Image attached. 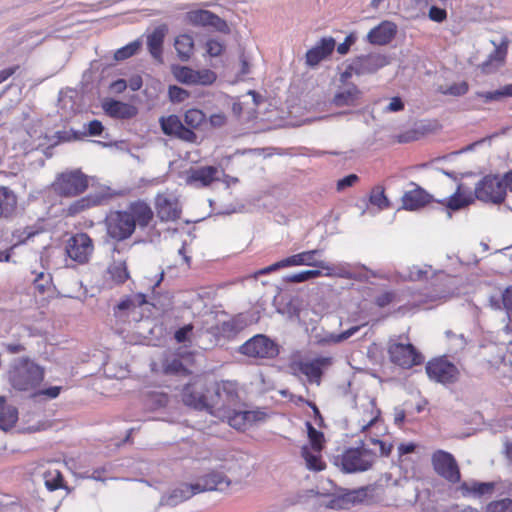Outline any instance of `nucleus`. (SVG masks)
<instances>
[{"mask_svg": "<svg viewBox=\"0 0 512 512\" xmlns=\"http://www.w3.org/2000/svg\"><path fill=\"white\" fill-rule=\"evenodd\" d=\"M154 219V211L150 204L137 199L128 204L124 210L110 211L105 217L106 234L111 239L121 242L129 239L136 227L143 229Z\"/></svg>", "mask_w": 512, "mask_h": 512, "instance_id": "1", "label": "nucleus"}, {"mask_svg": "<svg viewBox=\"0 0 512 512\" xmlns=\"http://www.w3.org/2000/svg\"><path fill=\"white\" fill-rule=\"evenodd\" d=\"M45 367L28 356L13 360L6 372L9 385L18 392H28L32 395L45 379Z\"/></svg>", "mask_w": 512, "mask_h": 512, "instance_id": "2", "label": "nucleus"}, {"mask_svg": "<svg viewBox=\"0 0 512 512\" xmlns=\"http://www.w3.org/2000/svg\"><path fill=\"white\" fill-rule=\"evenodd\" d=\"M231 485V480L222 472L211 471L202 476L195 484H182L169 496V504L176 505L179 502L188 500L195 494L204 491H224Z\"/></svg>", "mask_w": 512, "mask_h": 512, "instance_id": "3", "label": "nucleus"}, {"mask_svg": "<svg viewBox=\"0 0 512 512\" xmlns=\"http://www.w3.org/2000/svg\"><path fill=\"white\" fill-rule=\"evenodd\" d=\"M377 455L362 444L345 449L335 457V464L346 473L364 472L372 468Z\"/></svg>", "mask_w": 512, "mask_h": 512, "instance_id": "4", "label": "nucleus"}, {"mask_svg": "<svg viewBox=\"0 0 512 512\" xmlns=\"http://www.w3.org/2000/svg\"><path fill=\"white\" fill-rule=\"evenodd\" d=\"M240 404L239 386L236 381L222 380L216 383L214 396H211L209 413L215 417L225 415Z\"/></svg>", "mask_w": 512, "mask_h": 512, "instance_id": "5", "label": "nucleus"}, {"mask_svg": "<svg viewBox=\"0 0 512 512\" xmlns=\"http://www.w3.org/2000/svg\"><path fill=\"white\" fill-rule=\"evenodd\" d=\"M238 352L257 363H262L263 361L273 360L278 357L280 346L267 335L256 334L240 345Z\"/></svg>", "mask_w": 512, "mask_h": 512, "instance_id": "6", "label": "nucleus"}, {"mask_svg": "<svg viewBox=\"0 0 512 512\" xmlns=\"http://www.w3.org/2000/svg\"><path fill=\"white\" fill-rule=\"evenodd\" d=\"M89 187V179L81 170H69L58 174L52 183L60 197L72 198L83 194Z\"/></svg>", "mask_w": 512, "mask_h": 512, "instance_id": "7", "label": "nucleus"}, {"mask_svg": "<svg viewBox=\"0 0 512 512\" xmlns=\"http://www.w3.org/2000/svg\"><path fill=\"white\" fill-rule=\"evenodd\" d=\"M65 255L77 265L88 264L95 252V244L92 237L86 232L72 234L64 246Z\"/></svg>", "mask_w": 512, "mask_h": 512, "instance_id": "8", "label": "nucleus"}, {"mask_svg": "<svg viewBox=\"0 0 512 512\" xmlns=\"http://www.w3.org/2000/svg\"><path fill=\"white\" fill-rule=\"evenodd\" d=\"M209 385L206 379L196 377L187 383L181 392V398L186 406L209 412L211 397L208 396Z\"/></svg>", "mask_w": 512, "mask_h": 512, "instance_id": "9", "label": "nucleus"}, {"mask_svg": "<svg viewBox=\"0 0 512 512\" xmlns=\"http://www.w3.org/2000/svg\"><path fill=\"white\" fill-rule=\"evenodd\" d=\"M389 360L403 368L410 369L423 363L424 357L411 343L391 341L387 348Z\"/></svg>", "mask_w": 512, "mask_h": 512, "instance_id": "10", "label": "nucleus"}, {"mask_svg": "<svg viewBox=\"0 0 512 512\" xmlns=\"http://www.w3.org/2000/svg\"><path fill=\"white\" fill-rule=\"evenodd\" d=\"M507 186L504 178L497 175L484 176L475 187V196L484 202L500 204L505 200Z\"/></svg>", "mask_w": 512, "mask_h": 512, "instance_id": "11", "label": "nucleus"}, {"mask_svg": "<svg viewBox=\"0 0 512 512\" xmlns=\"http://www.w3.org/2000/svg\"><path fill=\"white\" fill-rule=\"evenodd\" d=\"M318 253L319 250L314 249L291 255L287 258L281 259L267 267L260 269L256 274L267 275L282 268L302 265L313 266L324 270L328 269L329 267L326 265L325 262L315 259V255Z\"/></svg>", "mask_w": 512, "mask_h": 512, "instance_id": "12", "label": "nucleus"}, {"mask_svg": "<svg viewBox=\"0 0 512 512\" xmlns=\"http://www.w3.org/2000/svg\"><path fill=\"white\" fill-rule=\"evenodd\" d=\"M431 464L437 475L451 484L461 482V472L455 457L444 450H436L431 456Z\"/></svg>", "mask_w": 512, "mask_h": 512, "instance_id": "13", "label": "nucleus"}, {"mask_svg": "<svg viewBox=\"0 0 512 512\" xmlns=\"http://www.w3.org/2000/svg\"><path fill=\"white\" fill-rule=\"evenodd\" d=\"M426 373L429 379L441 384H453L459 379V369L446 357H437L426 364Z\"/></svg>", "mask_w": 512, "mask_h": 512, "instance_id": "14", "label": "nucleus"}, {"mask_svg": "<svg viewBox=\"0 0 512 512\" xmlns=\"http://www.w3.org/2000/svg\"><path fill=\"white\" fill-rule=\"evenodd\" d=\"M172 74L174 78L186 85H202L207 86L213 84L217 75L210 69L194 70L188 66H172Z\"/></svg>", "mask_w": 512, "mask_h": 512, "instance_id": "15", "label": "nucleus"}, {"mask_svg": "<svg viewBox=\"0 0 512 512\" xmlns=\"http://www.w3.org/2000/svg\"><path fill=\"white\" fill-rule=\"evenodd\" d=\"M267 414L261 410L237 411L232 408L225 415H219L217 418L227 421L228 424L236 430L245 431L255 423L265 420Z\"/></svg>", "mask_w": 512, "mask_h": 512, "instance_id": "16", "label": "nucleus"}, {"mask_svg": "<svg viewBox=\"0 0 512 512\" xmlns=\"http://www.w3.org/2000/svg\"><path fill=\"white\" fill-rule=\"evenodd\" d=\"M159 123L162 132L167 136L174 137L188 143H194L197 140L196 133L187 128L177 115L171 114L168 116H162L159 119Z\"/></svg>", "mask_w": 512, "mask_h": 512, "instance_id": "17", "label": "nucleus"}, {"mask_svg": "<svg viewBox=\"0 0 512 512\" xmlns=\"http://www.w3.org/2000/svg\"><path fill=\"white\" fill-rule=\"evenodd\" d=\"M220 180V170L216 166L191 167L186 171L185 182L194 188H206Z\"/></svg>", "mask_w": 512, "mask_h": 512, "instance_id": "18", "label": "nucleus"}, {"mask_svg": "<svg viewBox=\"0 0 512 512\" xmlns=\"http://www.w3.org/2000/svg\"><path fill=\"white\" fill-rule=\"evenodd\" d=\"M154 205L157 216L163 222L176 221L181 216L179 200L171 193H158Z\"/></svg>", "mask_w": 512, "mask_h": 512, "instance_id": "19", "label": "nucleus"}, {"mask_svg": "<svg viewBox=\"0 0 512 512\" xmlns=\"http://www.w3.org/2000/svg\"><path fill=\"white\" fill-rule=\"evenodd\" d=\"M412 188L406 190L401 196V209L406 211H419L433 201V196L423 187L411 182Z\"/></svg>", "mask_w": 512, "mask_h": 512, "instance_id": "20", "label": "nucleus"}, {"mask_svg": "<svg viewBox=\"0 0 512 512\" xmlns=\"http://www.w3.org/2000/svg\"><path fill=\"white\" fill-rule=\"evenodd\" d=\"M384 59L380 55H363L357 57L341 74V82H346L353 74L361 75L374 72L383 66Z\"/></svg>", "mask_w": 512, "mask_h": 512, "instance_id": "21", "label": "nucleus"}, {"mask_svg": "<svg viewBox=\"0 0 512 512\" xmlns=\"http://www.w3.org/2000/svg\"><path fill=\"white\" fill-rule=\"evenodd\" d=\"M187 21L194 26L213 27L216 31L228 34L230 29L225 20L209 10L197 9L189 11Z\"/></svg>", "mask_w": 512, "mask_h": 512, "instance_id": "22", "label": "nucleus"}, {"mask_svg": "<svg viewBox=\"0 0 512 512\" xmlns=\"http://www.w3.org/2000/svg\"><path fill=\"white\" fill-rule=\"evenodd\" d=\"M111 198L112 195L110 193L103 191L88 194L70 203L65 209V215L74 217L91 208L107 204Z\"/></svg>", "mask_w": 512, "mask_h": 512, "instance_id": "23", "label": "nucleus"}, {"mask_svg": "<svg viewBox=\"0 0 512 512\" xmlns=\"http://www.w3.org/2000/svg\"><path fill=\"white\" fill-rule=\"evenodd\" d=\"M247 326L246 319L241 315H235L227 321L211 326L208 333L219 339H232Z\"/></svg>", "mask_w": 512, "mask_h": 512, "instance_id": "24", "label": "nucleus"}, {"mask_svg": "<svg viewBox=\"0 0 512 512\" xmlns=\"http://www.w3.org/2000/svg\"><path fill=\"white\" fill-rule=\"evenodd\" d=\"M336 41L333 37L321 38L315 46L308 49L305 54V63L308 67H316L327 59L334 51Z\"/></svg>", "mask_w": 512, "mask_h": 512, "instance_id": "25", "label": "nucleus"}, {"mask_svg": "<svg viewBox=\"0 0 512 512\" xmlns=\"http://www.w3.org/2000/svg\"><path fill=\"white\" fill-rule=\"evenodd\" d=\"M332 364L331 357H317L309 361H300L297 363L298 370L307 377L310 383L320 384L323 375V369Z\"/></svg>", "mask_w": 512, "mask_h": 512, "instance_id": "26", "label": "nucleus"}, {"mask_svg": "<svg viewBox=\"0 0 512 512\" xmlns=\"http://www.w3.org/2000/svg\"><path fill=\"white\" fill-rule=\"evenodd\" d=\"M397 34V26L391 21H382L367 34V41L372 45L389 44Z\"/></svg>", "mask_w": 512, "mask_h": 512, "instance_id": "27", "label": "nucleus"}, {"mask_svg": "<svg viewBox=\"0 0 512 512\" xmlns=\"http://www.w3.org/2000/svg\"><path fill=\"white\" fill-rule=\"evenodd\" d=\"M104 112L111 118L128 120L138 114L136 106L115 99H106L102 103Z\"/></svg>", "mask_w": 512, "mask_h": 512, "instance_id": "28", "label": "nucleus"}, {"mask_svg": "<svg viewBox=\"0 0 512 512\" xmlns=\"http://www.w3.org/2000/svg\"><path fill=\"white\" fill-rule=\"evenodd\" d=\"M18 197L8 186L0 185V220L11 218L17 211Z\"/></svg>", "mask_w": 512, "mask_h": 512, "instance_id": "29", "label": "nucleus"}, {"mask_svg": "<svg viewBox=\"0 0 512 512\" xmlns=\"http://www.w3.org/2000/svg\"><path fill=\"white\" fill-rule=\"evenodd\" d=\"M458 490L461 492L462 496H477L481 497L484 495H491L495 490L494 482H478L472 481L468 482H460Z\"/></svg>", "mask_w": 512, "mask_h": 512, "instance_id": "30", "label": "nucleus"}, {"mask_svg": "<svg viewBox=\"0 0 512 512\" xmlns=\"http://www.w3.org/2000/svg\"><path fill=\"white\" fill-rule=\"evenodd\" d=\"M361 91L355 84L339 90L333 97L332 103L336 107L355 106L360 98Z\"/></svg>", "mask_w": 512, "mask_h": 512, "instance_id": "31", "label": "nucleus"}, {"mask_svg": "<svg viewBox=\"0 0 512 512\" xmlns=\"http://www.w3.org/2000/svg\"><path fill=\"white\" fill-rule=\"evenodd\" d=\"M167 32L165 25H161L153 30L147 37V46L150 54L155 59H160L163 51L164 38Z\"/></svg>", "mask_w": 512, "mask_h": 512, "instance_id": "32", "label": "nucleus"}, {"mask_svg": "<svg viewBox=\"0 0 512 512\" xmlns=\"http://www.w3.org/2000/svg\"><path fill=\"white\" fill-rule=\"evenodd\" d=\"M177 55L181 61H188L194 54V40L189 34H181L174 42Z\"/></svg>", "mask_w": 512, "mask_h": 512, "instance_id": "33", "label": "nucleus"}, {"mask_svg": "<svg viewBox=\"0 0 512 512\" xmlns=\"http://www.w3.org/2000/svg\"><path fill=\"white\" fill-rule=\"evenodd\" d=\"M5 402V397L0 396V428L8 430L16 424L18 410L14 406H5Z\"/></svg>", "mask_w": 512, "mask_h": 512, "instance_id": "34", "label": "nucleus"}, {"mask_svg": "<svg viewBox=\"0 0 512 512\" xmlns=\"http://www.w3.org/2000/svg\"><path fill=\"white\" fill-rule=\"evenodd\" d=\"M107 273L110 280L116 285H122L130 278L128 266L124 260L111 263L108 266Z\"/></svg>", "mask_w": 512, "mask_h": 512, "instance_id": "35", "label": "nucleus"}, {"mask_svg": "<svg viewBox=\"0 0 512 512\" xmlns=\"http://www.w3.org/2000/svg\"><path fill=\"white\" fill-rule=\"evenodd\" d=\"M301 455L309 470L322 471L325 469L326 464L322 459L321 452H314L308 445H304L301 449Z\"/></svg>", "mask_w": 512, "mask_h": 512, "instance_id": "36", "label": "nucleus"}, {"mask_svg": "<svg viewBox=\"0 0 512 512\" xmlns=\"http://www.w3.org/2000/svg\"><path fill=\"white\" fill-rule=\"evenodd\" d=\"M445 205L448 209L456 211L464 207H467L472 203V198L461 192V185L457 187L456 192L451 195L446 202H440Z\"/></svg>", "mask_w": 512, "mask_h": 512, "instance_id": "37", "label": "nucleus"}, {"mask_svg": "<svg viewBox=\"0 0 512 512\" xmlns=\"http://www.w3.org/2000/svg\"><path fill=\"white\" fill-rule=\"evenodd\" d=\"M369 202L380 210L390 208V201L385 194V188L382 185L374 186L369 195Z\"/></svg>", "mask_w": 512, "mask_h": 512, "instance_id": "38", "label": "nucleus"}, {"mask_svg": "<svg viewBox=\"0 0 512 512\" xmlns=\"http://www.w3.org/2000/svg\"><path fill=\"white\" fill-rule=\"evenodd\" d=\"M308 439L310 446L314 452H322L325 446V437L323 432L317 430L310 422L306 423Z\"/></svg>", "mask_w": 512, "mask_h": 512, "instance_id": "39", "label": "nucleus"}, {"mask_svg": "<svg viewBox=\"0 0 512 512\" xmlns=\"http://www.w3.org/2000/svg\"><path fill=\"white\" fill-rule=\"evenodd\" d=\"M34 289L41 295L49 293L53 290L52 276L48 272H40L33 280Z\"/></svg>", "mask_w": 512, "mask_h": 512, "instance_id": "40", "label": "nucleus"}, {"mask_svg": "<svg viewBox=\"0 0 512 512\" xmlns=\"http://www.w3.org/2000/svg\"><path fill=\"white\" fill-rule=\"evenodd\" d=\"M206 120L205 114L196 108H191L187 110L184 114V122L187 125L186 127L191 129H198Z\"/></svg>", "mask_w": 512, "mask_h": 512, "instance_id": "41", "label": "nucleus"}, {"mask_svg": "<svg viewBox=\"0 0 512 512\" xmlns=\"http://www.w3.org/2000/svg\"><path fill=\"white\" fill-rule=\"evenodd\" d=\"M359 330V326L351 327L339 334H329L326 337L320 339L318 341L321 345H327V344H337L340 342H343L353 336L357 331Z\"/></svg>", "mask_w": 512, "mask_h": 512, "instance_id": "42", "label": "nucleus"}, {"mask_svg": "<svg viewBox=\"0 0 512 512\" xmlns=\"http://www.w3.org/2000/svg\"><path fill=\"white\" fill-rule=\"evenodd\" d=\"M45 485L50 491L63 486V476L58 470H49L44 474Z\"/></svg>", "mask_w": 512, "mask_h": 512, "instance_id": "43", "label": "nucleus"}, {"mask_svg": "<svg viewBox=\"0 0 512 512\" xmlns=\"http://www.w3.org/2000/svg\"><path fill=\"white\" fill-rule=\"evenodd\" d=\"M140 48H141V43L138 40L133 41V42L127 44L126 46L118 49L115 52L114 57L117 61H122V60L128 59V58L134 56L139 51Z\"/></svg>", "mask_w": 512, "mask_h": 512, "instance_id": "44", "label": "nucleus"}, {"mask_svg": "<svg viewBox=\"0 0 512 512\" xmlns=\"http://www.w3.org/2000/svg\"><path fill=\"white\" fill-rule=\"evenodd\" d=\"M484 512H512V499L493 500L486 505Z\"/></svg>", "mask_w": 512, "mask_h": 512, "instance_id": "45", "label": "nucleus"}, {"mask_svg": "<svg viewBox=\"0 0 512 512\" xmlns=\"http://www.w3.org/2000/svg\"><path fill=\"white\" fill-rule=\"evenodd\" d=\"M319 276H321L320 270H306L287 276L285 281L291 283H302Z\"/></svg>", "mask_w": 512, "mask_h": 512, "instance_id": "46", "label": "nucleus"}, {"mask_svg": "<svg viewBox=\"0 0 512 512\" xmlns=\"http://www.w3.org/2000/svg\"><path fill=\"white\" fill-rule=\"evenodd\" d=\"M368 443L372 445H378L379 446V452L376 454L379 457H389L392 450H393V444L387 443L385 441H382L378 439L377 437L371 436L368 434L366 436Z\"/></svg>", "mask_w": 512, "mask_h": 512, "instance_id": "47", "label": "nucleus"}, {"mask_svg": "<svg viewBox=\"0 0 512 512\" xmlns=\"http://www.w3.org/2000/svg\"><path fill=\"white\" fill-rule=\"evenodd\" d=\"M168 96L171 102L181 103L189 98L190 93L176 85H170L168 88Z\"/></svg>", "mask_w": 512, "mask_h": 512, "instance_id": "48", "label": "nucleus"}, {"mask_svg": "<svg viewBox=\"0 0 512 512\" xmlns=\"http://www.w3.org/2000/svg\"><path fill=\"white\" fill-rule=\"evenodd\" d=\"M396 299L394 291H384L377 295L374 299V304L379 308H385L392 304Z\"/></svg>", "mask_w": 512, "mask_h": 512, "instance_id": "49", "label": "nucleus"}, {"mask_svg": "<svg viewBox=\"0 0 512 512\" xmlns=\"http://www.w3.org/2000/svg\"><path fill=\"white\" fill-rule=\"evenodd\" d=\"M59 142H71L83 139L81 132L70 130L57 131L55 134Z\"/></svg>", "mask_w": 512, "mask_h": 512, "instance_id": "50", "label": "nucleus"}, {"mask_svg": "<svg viewBox=\"0 0 512 512\" xmlns=\"http://www.w3.org/2000/svg\"><path fill=\"white\" fill-rule=\"evenodd\" d=\"M225 50V45L222 41L216 39H209L206 42V51L211 57L220 56Z\"/></svg>", "mask_w": 512, "mask_h": 512, "instance_id": "51", "label": "nucleus"}, {"mask_svg": "<svg viewBox=\"0 0 512 512\" xmlns=\"http://www.w3.org/2000/svg\"><path fill=\"white\" fill-rule=\"evenodd\" d=\"M61 390H62V387H60V386H52V387H49L46 389H40V387H38L37 389L34 390V392L32 393L31 396L32 397L44 396L49 399H54L59 396Z\"/></svg>", "mask_w": 512, "mask_h": 512, "instance_id": "52", "label": "nucleus"}, {"mask_svg": "<svg viewBox=\"0 0 512 512\" xmlns=\"http://www.w3.org/2000/svg\"><path fill=\"white\" fill-rule=\"evenodd\" d=\"M135 308L134 301L130 297L122 299L114 308V316L121 318L125 312Z\"/></svg>", "mask_w": 512, "mask_h": 512, "instance_id": "53", "label": "nucleus"}, {"mask_svg": "<svg viewBox=\"0 0 512 512\" xmlns=\"http://www.w3.org/2000/svg\"><path fill=\"white\" fill-rule=\"evenodd\" d=\"M104 131V126L101 121L94 119L87 124V130L81 132L83 138L86 136H99Z\"/></svg>", "mask_w": 512, "mask_h": 512, "instance_id": "54", "label": "nucleus"}, {"mask_svg": "<svg viewBox=\"0 0 512 512\" xmlns=\"http://www.w3.org/2000/svg\"><path fill=\"white\" fill-rule=\"evenodd\" d=\"M469 90L468 83L466 81H462L459 83H454L450 85L447 90L444 92L445 94L453 95V96H462L466 94Z\"/></svg>", "mask_w": 512, "mask_h": 512, "instance_id": "55", "label": "nucleus"}, {"mask_svg": "<svg viewBox=\"0 0 512 512\" xmlns=\"http://www.w3.org/2000/svg\"><path fill=\"white\" fill-rule=\"evenodd\" d=\"M359 181V177L356 174H349L342 179H339L336 184L337 191H343L349 187L354 186Z\"/></svg>", "mask_w": 512, "mask_h": 512, "instance_id": "56", "label": "nucleus"}, {"mask_svg": "<svg viewBox=\"0 0 512 512\" xmlns=\"http://www.w3.org/2000/svg\"><path fill=\"white\" fill-rule=\"evenodd\" d=\"M356 40V34L354 32H351L346 36L345 40L337 46V52L340 55H346L349 52L350 47L356 42Z\"/></svg>", "mask_w": 512, "mask_h": 512, "instance_id": "57", "label": "nucleus"}, {"mask_svg": "<svg viewBox=\"0 0 512 512\" xmlns=\"http://www.w3.org/2000/svg\"><path fill=\"white\" fill-rule=\"evenodd\" d=\"M164 371L167 374H178L182 372H187V369L184 367L183 363L179 359H173L164 367Z\"/></svg>", "mask_w": 512, "mask_h": 512, "instance_id": "58", "label": "nucleus"}, {"mask_svg": "<svg viewBox=\"0 0 512 512\" xmlns=\"http://www.w3.org/2000/svg\"><path fill=\"white\" fill-rule=\"evenodd\" d=\"M193 325L187 324L176 330L174 338L177 343H184L188 340V335L192 332Z\"/></svg>", "mask_w": 512, "mask_h": 512, "instance_id": "59", "label": "nucleus"}, {"mask_svg": "<svg viewBox=\"0 0 512 512\" xmlns=\"http://www.w3.org/2000/svg\"><path fill=\"white\" fill-rule=\"evenodd\" d=\"M381 422L380 410L373 409L371 412V418L361 426L362 432H369L370 428L377 426Z\"/></svg>", "mask_w": 512, "mask_h": 512, "instance_id": "60", "label": "nucleus"}, {"mask_svg": "<svg viewBox=\"0 0 512 512\" xmlns=\"http://www.w3.org/2000/svg\"><path fill=\"white\" fill-rule=\"evenodd\" d=\"M429 18L432 21L441 23L447 18V12L445 9L439 8L437 6H432L429 9Z\"/></svg>", "mask_w": 512, "mask_h": 512, "instance_id": "61", "label": "nucleus"}, {"mask_svg": "<svg viewBox=\"0 0 512 512\" xmlns=\"http://www.w3.org/2000/svg\"><path fill=\"white\" fill-rule=\"evenodd\" d=\"M502 303L508 314L512 316V286L507 287L503 292Z\"/></svg>", "mask_w": 512, "mask_h": 512, "instance_id": "62", "label": "nucleus"}, {"mask_svg": "<svg viewBox=\"0 0 512 512\" xmlns=\"http://www.w3.org/2000/svg\"><path fill=\"white\" fill-rule=\"evenodd\" d=\"M418 132L416 130H408L396 136L398 143H408L417 140Z\"/></svg>", "mask_w": 512, "mask_h": 512, "instance_id": "63", "label": "nucleus"}, {"mask_svg": "<svg viewBox=\"0 0 512 512\" xmlns=\"http://www.w3.org/2000/svg\"><path fill=\"white\" fill-rule=\"evenodd\" d=\"M127 87L128 84L126 80L117 79L110 84L109 89L114 94H121L126 90Z\"/></svg>", "mask_w": 512, "mask_h": 512, "instance_id": "64", "label": "nucleus"}]
</instances>
